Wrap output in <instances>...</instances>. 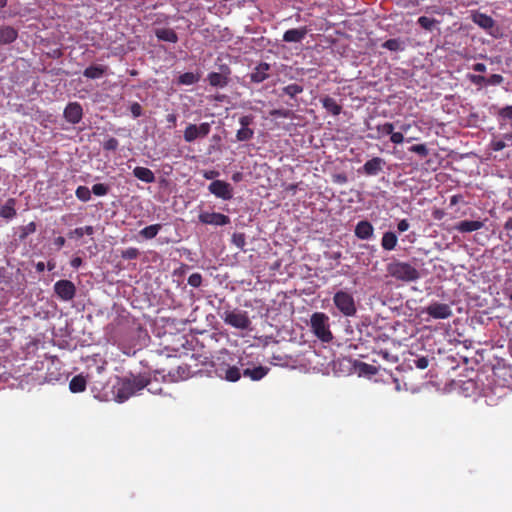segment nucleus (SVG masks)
<instances>
[{
    "label": "nucleus",
    "instance_id": "nucleus-1",
    "mask_svg": "<svg viewBox=\"0 0 512 512\" xmlns=\"http://www.w3.org/2000/svg\"><path fill=\"white\" fill-rule=\"evenodd\" d=\"M386 271L392 278L405 283L415 282L420 278V273L414 266L396 259L387 264Z\"/></svg>",
    "mask_w": 512,
    "mask_h": 512
},
{
    "label": "nucleus",
    "instance_id": "nucleus-2",
    "mask_svg": "<svg viewBox=\"0 0 512 512\" xmlns=\"http://www.w3.org/2000/svg\"><path fill=\"white\" fill-rule=\"evenodd\" d=\"M312 333L322 342L329 343L333 340L330 330V318L324 312H315L310 318Z\"/></svg>",
    "mask_w": 512,
    "mask_h": 512
},
{
    "label": "nucleus",
    "instance_id": "nucleus-3",
    "mask_svg": "<svg viewBox=\"0 0 512 512\" xmlns=\"http://www.w3.org/2000/svg\"><path fill=\"white\" fill-rule=\"evenodd\" d=\"M333 303L339 312L346 317H353L357 313L354 297L348 291H337L333 296Z\"/></svg>",
    "mask_w": 512,
    "mask_h": 512
},
{
    "label": "nucleus",
    "instance_id": "nucleus-4",
    "mask_svg": "<svg viewBox=\"0 0 512 512\" xmlns=\"http://www.w3.org/2000/svg\"><path fill=\"white\" fill-rule=\"evenodd\" d=\"M149 381L143 377H134L132 379H124L120 387L117 391V398L122 402L130 398L136 392L142 390L147 385H149Z\"/></svg>",
    "mask_w": 512,
    "mask_h": 512
},
{
    "label": "nucleus",
    "instance_id": "nucleus-5",
    "mask_svg": "<svg viewBox=\"0 0 512 512\" xmlns=\"http://www.w3.org/2000/svg\"><path fill=\"white\" fill-rule=\"evenodd\" d=\"M221 317L225 324L237 329L247 330L251 325L246 311L227 310Z\"/></svg>",
    "mask_w": 512,
    "mask_h": 512
},
{
    "label": "nucleus",
    "instance_id": "nucleus-6",
    "mask_svg": "<svg viewBox=\"0 0 512 512\" xmlns=\"http://www.w3.org/2000/svg\"><path fill=\"white\" fill-rule=\"evenodd\" d=\"M211 131V124L208 122L196 124H188L184 130L183 138L187 143H192L197 139L205 138Z\"/></svg>",
    "mask_w": 512,
    "mask_h": 512
},
{
    "label": "nucleus",
    "instance_id": "nucleus-7",
    "mask_svg": "<svg viewBox=\"0 0 512 512\" xmlns=\"http://www.w3.org/2000/svg\"><path fill=\"white\" fill-rule=\"evenodd\" d=\"M53 288L54 293L57 295V297L65 302L73 300L76 295V286L70 280H58L57 282H55Z\"/></svg>",
    "mask_w": 512,
    "mask_h": 512
},
{
    "label": "nucleus",
    "instance_id": "nucleus-8",
    "mask_svg": "<svg viewBox=\"0 0 512 512\" xmlns=\"http://www.w3.org/2000/svg\"><path fill=\"white\" fill-rule=\"evenodd\" d=\"M211 194L223 200H230L233 197V188L230 183L223 180H214L208 186Z\"/></svg>",
    "mask_w": 512,
    "mask_h": 512
},
{
    "label": "nucleus",
    "instance_id": "nucleus-9",
    "mask_svg": "<svg viewBox=\"0 0 512 512\" xmlns=\"http://www.w3.org/2000/svg\"><path fill=\"white\" fill-rule=\"evenodd\" d=\"M424 313L434 319H447L453 314L451 307L446 303L432 302L424 309Z\"/></svg>",
    "mask_w": 512,
    "mask_h": 512
},
{
    "label": "nucleus",
    "instance_id": "nucleus-10",
    "mask_svg": "<svg viewBox=\"0 0 512 512\" xmlns=\"http://www.w3.org/2000/svg\"><path fill=\"white\" fill-rule=\"evenodd\" d=\"M198 219L202 224L206 225L225 226L230 224V218L218 212H201Z\"/></svg>",
    "mask_w": 512,
    "mask_h": 512
},
{
    "label": "nucleus",
    "instance_id": "nucleus-11",
    "mask_svg": "<svg viewBox=\"0 0 512 512\" xmlns=\"http://www.w3.org/2000/svg\"><path fill=\"white\" fill-rule=\"evenodd\" d=\"M254 117L252 115H244L240 117L239 123L241 125V128L236 133V139L238 141H249L254 136V130L251 129L249 126L253 124Z\"/></svg>",
    "mask_w": 512,
    "mask_h": 512
},
{
    "label": "nucleus",
    "instance_id": "nucleus-12",
    "mask_svg": "<svg viewBox=\"0 0 512 512\" xmlns=\"http://www.w3.org/2000/svg\"><path fill=\"white\" fill-rule=\"evenodd\" d=\"M63 116L70 124H78L83 117L82 106L78 102H70L64 109Z\"/></svg>",
    "mask_w": 512,
    "mask_h": 512
},
{
    "label": "nucleus",
    "instance_id": "nucleus-13",
    "mask_svg": "<svg viewBox=\"0 0 512 512\" xmlns=\"http://www.w3.org/2000/svg\"><path fill=\"white\" fill-rule=\"evenodd\" d=\"M385 164L386 161L383 158L373 157L372 159L365 162V164L360 169V172L366 176H376L383 170Z\"/></svg>",
    "mask_w": 512,
    "mask_h": 512
},
{
    "label": "nucleus",
    "instance_id": "nucleus-14",
    "mask_svg": "<svg viewBox=\"0 0 512 512\" xmlns=\"http://www.w3.org/2000/svg\"><path fill=\"white\" fill-rule=\"evenodd\" d=\"M269 70H270V64H268L266 62L259 63L251 72L250 81L252 83H257V84L262 83L263 81L267 80L270 77V75L268 73Z\"/></svg>",
    "mask_w": 512,
    "mask_h": 512
},
{
    "label": "nucleus",
    "instance_id": "nucleus-15",
    "mask_svg": "<svg viewBox=\"0 0 512 512\" xmlns=\"http://www.w3.org/2000/svg\"><path fill=\"white\" fill-rule=\"evenodd\" d=\"M354 233L357 238L361 240H368L372 238L374 234V227L369 221L362 220L356 224Z\"/></svg>",
    "mask_w": 512,
    "mask_h": 512
},
{
    "label": "nucleus",
    "instance_id": "nucleus-16",
    "mask_svg": "<svg viewBox=\"0 0 512 512\" xmlns=\"http://www.w3.org/2000/svg\"><path fill=\"white\" fill-rule=\"evenodd\" d=\"M307 33L308 30L306 27L289 29L283 34V41L288 43H298L306 37Z\"/></svg>",
    "mask_w": 512,
    "mask_h": 512
},
{
    "label": "nucleus",
    "instance_id": "nucleus-17",
    "mask_svg": "<svg viewBox=\"0 0 512 512\" xmlns=\"http://www.w3.org/2000/svg\"><path fill=\"white\" fill-rule=\"evenodd\" d=\"M484 227L483 221L478 220H463L457 223L454 227L455 230L461 233H470L473 231L480 230Z\"/></svg>",
    "mask_w": 512,
    "mask_h": 512
},
{
    "label": "nucleus",
    "instance_id": "nucleus-18",
    "mask_svg": "<svg viewBox=\"0 0 512 512\" xmlns=\"http://www.w3.org/2000/svg\"><path fill=\"white\" fill-rule=\"evenodd\" d=\"M472 20L475 24H477L479 27H481L485 30H490L495 26V20L491 16H489L485 13H481V12L474 13L472 15Z\"/></svg>",
    "mask_w": 512,
    "mask_h": 512
},
{
    "label": "nucleus",
    "instance_id": "nucleus-19",
    "mask_svg": "<svg viewBox=\"0 0 512 512\" xmlns=\"http://www.w3.org/2000/svg\"><path fill=\"white\" fill-rule=\"evenodd\" d=\"M18 32L11 26L0 27V45L10 44L16 40Z\"/></svg>",
    "mask_w": 512,
    "mask_h": 512
},
{
    "label": "nucleus",
    "instance_id": "nucleus-20",
    "mask_svg": "<svg viewBox=\"0 0 512 512\" xmlns=\"http://www.w3.org/2000/svg\"><path fill=\"white\" fill-rule=\"evenodd\" d=\"M155 36L158 40L164 42L176 43L178 41L177 33L171 28H157Z\"/></svg>",
    "mask_w": 512,
    "mask_h": 512
},
{
    "label": "nucleus",
    "instance_id": "nucleus-21",
    "mask_svg": "<svg viewBox=\"0 0 512 512\" xmlns=\"http://www.w3.org/2000/svg\"><path fill=\"white\" fill-rule=\"evenodd\" d=\"M15 205L16 200L14 198H9L6 203L0 207V217L6 220L13 219L17 215Z\"/></svg>",
    "mask_w": 512,
    "mask_h": 512
},
{
    "label": "nucleus",
    "instance_id": "nucleus-22",
    "mask_svg": "<svg viewBox=\"0 0 512 512\" xmlns=\"http://www.w3.org/2000/svg\"><path fill=\"white\" fill-rule=\"evenodd\" d=\"M398 243L397 235L392 231H387L383 233L381 239V247L385 251H392L396 248Z\"/></svg>",
    "mask_w": 512,
    "mask_h": 512
},
{
    "label": "nucleus",
    "instance_id": "nucleus-23",
    "mask_svg": "<svg viewBox=\"0 0 512 512\" xmlns=\"http://www.w3.org/2000/svg\"><path fill=\"white\" fill-rule=\"evenodd\" d=\"M133 175L145 182V183H153L155 181V175L149 168L137 166L133 169Z\"/></svg>",
    "mask_w": 512,
    "mask_h": 512
},
{
    "label": "nucleus",
    "instance_id": "nucleus-24",
    "mask_svg": "<svg viewBox=\"0 0 512 512\" xmlns=\"http://www.w3.org/2000/svg\"><path fill=\"white\" fill-rule=\"evenodd\" d=\"M321 103L322 106L326 109V111L334 116H338L342 111V106L339 105L337 101L330 96L323 97L321 99Z\"/></svg>",
    "mask_w": 512,
    "mask_h": 512
},
{
    "label": "nucleus",
    "instance_id": "nucleus-25",
    "mask_svg": "<svg viewBox=\"0 0 512 512\" xmlns=\"http://www.w3.org/2000/svg\"><path fill=\"white\" fill-rule=\"evenodd\" d=\"M106 70V66L91 65L83 71V75L89 79H99L106 73Z\"/></svg>",
    "mask_w": 512,
    "mask_h": 512
},
{
    "label": "nucleus",
    "instance_id": "nucleus-26",
    "mask_svg": "<svg viewBox=\"0 0 512 512\" xmlns=\"http://www.w3.org/2000/svg\"><path fill=\"white\" fill-rule=\"evenodd\" d=\"M268 373V368L263 366H258L253 369L247 368L243 371V375L245 377H249L254 381H258L262 379Z\"/></svg>",
    "mask_w": 512,
    "mask_h": 512
},
{
    "label": "nucleus",
    "instance_id": "nucleus-27",
    "mask_svg": "<svg viewBox=\"0 0 512 512\" xmlns=\"http://www.w3.org/2000/svg\"><path fill=\"white\" fill-rule=\"evenodd\" d=\"M69 389L73 393H80L85 391L86 379L82 375L74 376L69 383Z\"/></svg>",
    "mask_w": 512,
    "mask_h": 512
},
{
    "label": "nucleus",
    "instance_id": "nucleus-28",
    "mask_svg": "<svg viewBox=\"0 0 512 512\" xmlns=\"http://www.w3.org/2000/svg\"><path fill=\"white\" fill-rule=\"evenodd\" d=\"M209 84L213 87H225L228 84V79L221 73L211 72L208 74Z\"/></svg>",
    "mask_w": 512,
    "mask_h": 512
},
{
    "label": "nucleus",
    "instance_id": "nucleus-29",
    "mask_svg": "<svg viewBox=\"0 0 512 512\" xmlns=\"http://www.w3.org/2000/svg\"><path fill=\"white\" fill-rule=\"evenodd\" d=\"M200 80L199 73L185 72L178 77V84L180 85H193Z\"/></svg>",
    "mask_w": 512,
    "mask_h": 512
},
{
    "label": "nucleus",
    "instance_id": "nucleus-30",
    "mask_svg": "<svg viewBox=\"0 0 512 512\" xmlns=\"http://www.w3.org/2000/svg\"><path fill=\"white\" fill-rule=\"evenodd\" d=\"M161 228V224L149 225L140 230L139 234L145 239H153L157 236Z\"/></svg>",
    "mask_w": 512,
    "mask_h": 512
},
{
    "label": "nucleus",
    "instance_id": "nucleus-31",
    "mask_svg": "<svg viewBox=\"0 0 512 512\" xmlns=\"http://www.w3.org/2000/svg\"><path fill=\"white\" fill-rule=\"evenodd\" d=\"M382 47L388 49L390 51H400L404 50L403 42L398 38H391L386 40Z\"/></svg>",
    "mask_w": 512,
    "mask_h": 512
},
{
    "label": "nucleus",
    "instance_id": "nucleus-32",
    "mask_svg": "<svg viewBox=\"0 0 512 512\" xmlns=\"http://www.w3.org/2000/svg\"><path fill=\"white\" fill-rule=\"evenodd\" d=\"M37 230V225L35 222H30L25 226H21L19 228V239L21 241L25 240L30 234L35 233Z\"/></svg>",
    "mask_w": 512,
    "mask_h": 512
},
{
    "label": "nucleus",
    "instance_id": "nucleus-33",
    "mask_svg": "<svg viewBox=\"0 0 512 512\" xmlns=\"http://www.w3.org/2000/svg\"><path fill=\"white\" fill-rule=\"evenodd\" d=\"M225 379L230 382H236L241 377L240 369L236 366H229L225 370Z\"/></svg>",
    "mask_w": 512,
    "mask_h": 512
},
{
    "label": "nucleus",
    "instance_id": "nucleus-34",
    "mask_svg": "<svg viewBox=\"0 0 512 512\" xmlns=\"http://www.w3.org/2000/svg\"><path fill=\"white\" fill-rule=\"evenodd\" d=\"M303 86L293 83L282 88V93L290 96L291 98L303 92Z\"/></svg>",
    "mask_w": 512,
    "mask_h": 512
},
{
    "label": "nucleus",
    "instance_id": "nucleus-35",
    "mask_svg": "<svg viewBox=\"0 0 512 512\" xmlns=\"http://www.w3.org/2000/svg\"><path fill=\"white\" fill-rule=\"evenodd\" d=\"M75 195L82 202H88L91 199V190L86 186H78Z\"/></svg>",
    "mask_w": 512,
    "mask_h": 512
},
{
    "label": "nucleus",
    "instance_id": "nucleus-36",
    "mask_svg": "<svg viewBox=\"0 0 512 512\" xmlns=\"http://www.w3.org/2000/svg\"><path fill=\"white\" fill-rule=\"evenodd\" d=\"M417 23L425 30L431 31L434 26L438 23V21L434 18H429L426 16H421L418 18Z\"/></svg>",
    "mask_w": 512,
    "mask_h": 512
},
{
    "label": "nucleus",
    "instance_id": "nucleus-37",
    "mask_svg": "<svg viewBox=\"0 0 512 512\" xmlns=\"http://www.w3.org/2000/svg\"><path fill=\"white\" fill-rule=\"evenodd\" d=\"M140 255V251L135 247H129L121 252V257L126 260L137 259Z\"/></svg>",
    "mask_w": 512,
    "mask_h": 512
},
{
    "label": "nucleus",
    "instance_id": "nucleus-38",
    "mask_svg": "<svg viewBox=\"0 0 512 512\" xmlns=\"http://www.w3.org/2000/svg\"><path fill=\"white\" fill-rule=\"evenodd\" d=\"M109 192V186L104 183H97L92 186L91 193L96 196H105Z\"/></svg>",
    "mask_w": 512,
    "mask_h": 512
},
{
    "label": "nucleus",
    "instance_id": "nucleus-39",
    "mask_svg": "<svg viewBox=\"0 0 512 512\" xmlns=\"http://www.w3.org/2000/svg\"><path fill=\"white\" fill-rule=\"evenodd\" d=\"M409 151L418 154L422 158L427 157L429 154V150L425 144L412 145Z\"/></svg>",
    "mask_w": 512,
    "mask_h": 512
},
{
    "label": "nucleus",
    "instance_id": "nucleus-40",
    "mask_svg": "<svg viewBox=\"0 0 512 512\" xmlns=\"http://www.w3.org/2000/svg\"><path fill=\"white\" fill-rule=\"evenodd\" d=\"M378 133L382 136L390 135L392 131L394 130V124L390 122H386L382 125H378L376 127Z\"/></svg>",
    "mask_w": 512,
    "mask_h": 512
},
{
    "label": "nucleus",
    "instance_id": "nucleus-41",
    "mask_svg": "<svg viewBox=\"0 0 512 512\" xmlns=\"http://www.w3.org/2000/svg\"><path fill=\"white\" fill-rule=\"evenodd\" d=\"M188 284L194 288H198L202 284V275L200 273H193L188 277Z\"/></svg>",
    "mask_w": 512,
    "mask_h": 512
},
{
    "label": "nucleus",
    "instance_id": "nucleus-42",
    "mask_svg": "<svg viewBox=\"0 0 512 512\" xmlns=\"http://www.w3.org/2000/svg\"><path fill=\"white\" fill-rule=\"evenodd\" d=\"M232 242L238 248H243L246 244L245 235L243 233H234L232 235Z\"/></svg>",
    "mask_w": 512,
    "mask_h": 512
},
{
    "label": "nucleus",
    "instance_id": "nucleus-43",
    "mask_svg": "<svg viewBox=\"0 0 512 512\" xmlns=\"http://www.w3.org/2000/svg\"><path fill=\"white\" fill-rule=\"evenodd\" d=\"M118 146H119V141L114 137H110L103 143V148H104V150H107V151H115L118 148Z\"/></svg>",
    "mask_w": 512,
    "mask_h": 512
},
{
    "label": "nucleus",
    "instance_id": "nucleus-44",
    "mask_svg": "<svg viewBox=\"0 0 512 512\" xmlns=\"http://www.w3.org/2000/svg\"><path fill=\"white\" fill-rule=\"evenodd\" d=\"M504 81V78L500 74H492L489 77H486V85H500Z\"/></svg>",
    "mask_w": 512,
    "mask_h": 512
},
{
    "label": "nucleus",
    "instance_id": "nucleus-45",
    "mask_svg": "<svg viewBox=\"0 0 512 512\" xmlns=\"http://www.w3.org/2000/svg\"><path fill=\"white\" fill-rule=\"evenodd\" d=\"M468 79L474 84V85H483L486 84V77L482 75H476V74H469Z\"/></svg>",
    "mask_w": 512,
    "mask_h": 512
},
{
    "label": "nucleus",
    "instance_id": "nucleus-46",
    "mask_svg": "<svg viewBox=\"0 0 512 512\" xmlns=\"http://www.w3.org/2000/svg\"><path fill=\"white\" fill-rule=\"evenodd\" d=\"M130 112L134 118H138L142 115V106L138 102H134L130 106Z\"/></svg>",
    "mask_w": 512,
    "mask_h": 512
},
{
    "label": "nucleus",
    "instance_id": "nucleus-47",
    "mask_svg": "<svg viewBox=\"0 0 512 512\" xmlns=\"http://www.w3.org/2000/svg\"><path fill=\"white\" fill-rule=\"evenodd\" d=\"M390 141L393 144H401V143H403V141H404L403 133L402 132H394V130H393L392 133L390 134Z\"/></svg>",
    "mask_w": 512,
    "mask_h": 512
},
{
    "label": "nucleus",
    "instance_id": "nucleus-48",
    "mask_svg": "<svg viewBox=\"0 0 512 512\" xmlns=\"http://www.w3.org/2000/svg\"><path fill=\"white\" fill-rule=\"evenodd\" d=\"M499 116L512 120V105H508L500 109Z\"/></svg>",
    "mask_w": 512,
    "mask_h": 512
},
{
    "label": "nucleus",
    "instance_id": "nucleus-49",
    "mask_svg": "<svg viewBox=\"0 0 512 512\" xmlns=\"http://www.w3.org/2000/svg\"><path fill=\"white\" fill-rule=\"evenodd\" d=\"M414 364L418 369H426L429 365V360L426 357H419L414 360Z\"/></svg>",
    "mask_w": 512,
    "mask_h": 512
},
{
    "label": "nucleus",
    "instance_id": "nucleus-50",
    "mask_svg": "<svg viewBox=\"0 0 512 512\" xmlns=\"http://www.w3.org/2000/svg\"><path fill=\"white\" fill-rule=\"evenodd\" d=\"M490 147L494 151H501L506 147V143L503 140L492 141Z\"/></svg>",
    "mask_w": 512,
    "mask_h": 512
},
{
    "label": "nucleus",
    "instance_id": "nucleus-51",
    "mask_svg": "<svg viewBox=\"0 0 512 512\" xmlns=\"http://www.w3.org/2000/svg\"><path fill=\"white\" fill-rule=\"evenodd\" d=\"M202 175L205 179L212 180L219 176V172L217 170H204Z\"/></svg>",
    "mask_w": 512,
    "mask_h": 512
},
{
    "label": "nucleus",
    "instance_id": "nucleus-52",
    "mask_svg": "<svg viewBox=\"0 0 512 512\" xmlns=\"http://www.w3.org/2000/svg\"><path fill=\"white\" fill-rule=\"evenodd\" d=\"M410 224L407 219H402L397 224V229L400 233L405 232L409 229Z\"/></svg>",
    "mask_w": 512,
    "mask_h": 512
},
{
    "label": "nucleus",
    "instance_id": "nucleus-53",
    "mask_svg": "<svg viewBox=\"0 0 512 512\" xmlns=\"http://www.w3.org/2000/svg\"><path fill=\"white\" fill-rule=\"evenodd\" d=\"M83 230H82V227H79V228H75L74 230H71L69 233H68V237L69 238H81L83 237Z\"/></svg>",
    "mask_w": 512,
    "mask_h": 512
},
{
    "label": "nucleus",
    "instance_id": "nucleus-54",
    "mask_svg": "<svg viewBox=\"0 0 512 512\" xmlns=\"http://www.w3.org/2000/svg\"><path fill=\"white\" fill-rule=\"evenodd\" d=\"M271 115L272 116H276V117H288L289 116V111L288 110H281V109H276V110H273L271 111Z\"/></svg>",
    "mask_w": 512,
    "mask_h": 512
},
{
    "label": "nucleus",
    "instance_id": "nucleus-55",
    "mask_svg": "<svg viewBox=\"0 0 512 512\" xmlns=\"http://www.w3.org/2000/svg\"><path fill=\"white\" fill-rule=\"evenodd\" d=\"M166 121L170 124V127H175L177 122V116L174 113H170L166 116Z\"/></svg>",
    "mask_w": 512,
    "mask_h": 512
},
{
    "label": "nucleus",
    "instance_id": "nucleus-56",
    "mask_svg": "<svg viewBox=\"0 0 512 512\" xmlns=\"http://www.w3.org/2000/svg\"><path fill=\"white\" fill-rule=\"evenodd\" d=\"M347 180V176L343 173L334 175V182L336 183L345 184Z\"/></svg>",
    "mask_w": 512,
    "mask_h": 512
},
{
    "label": "nucleus",
    "instance_id": "nucleus-57",
    "mask_svg": "<svg viewBox=\"0 0 512 512\" xmlns=\"http://www.w3.org/2000/svg\"><path fill=\"white\" fill-rule=\"evenodd\" d=\"M66 243V240L63 236H58L54 239V244L57 246V248H62Z\"/></svg>",
    "mask_w": 512,
    "mask_h": 512
},
{
    "label": "nucleus",
    "instance_id": "nucleus-58",
    "mask_svg": "<svg viewBox=\"0 0 512 512\" xmlns=\"http://www.w3.org/2000/svg\"><path fill=\"white\" fill-rule=\"evenodd\" d=\"M83 261L80 257H75L71 260L70 264L73 268L77 269L82 265Z\"/></svg>",
    "mask_w": 512,
    "mask_h": 512
},
{
    "label": "nucleus",
    "instance_id": "nucleus-59",
    "mask_svg": "<svg viewBox=\"0 0 512 512\" xmlns=\"http://www.w3.org/2000/svg\"><path fill=\"white\" fill-rule=\"evenodd\" d=\"M472 68L476 72H485L486 71V65L484 63H475Z\"/></svg>",
    "mask_w": 512,
    "mask_h": 512
},
{
    "label": "nucleus",
    "instance_id": "nucleus-60",
    "mask_svg": "<svg viewBox=\"0 0 512 512\" xmlns=\"http://www.w3.org/2000/svg\"><path fill=\"white\" fill-rule=\"evenodd\" d=\"M83 235L91 236L94 234V227L91 225H87L85 227H82Z\"/></svg>",
    "mask_w": 512,
    "mask_h": 512
},
{
    "label": "nucleus",
    "instance_id": "nucleus-61",
    "mask_svg": "<svg viewBox=\"0 0 512 512\" xmlns=\"http://www.w3.org/2000/svg\"><path fill=\"white\" fill-rule=\"evenodd\" d=\"M35 268H36V271L41 273L45 270L46 268V265L44 262H38L36 265H35Z\"/></svg>",
    "mask_w": 512,
    "mask_h": 512
},
{
    "label": "nucleus",
    "instance_id": "nucleus-62",
    "mask_svg": "<svg viewBox=\"0 0 512 512\" xmlns=\"http://www.w3.org/2000/svg\"><path fill=\"white\" fill-rule=\"evenodd\" d=\"M504 229L509 231L512 230V217L508 218L504 224Z\"/></svg>",
    "mask_w": 512,
    "mask_h": 512
},
{
    "label": "nucleus",
    "instance_id": "nucleus-63",
    "mask_svg": "<svg viewBox=\"0 0 512 512\" xmlns=\"http://www.w3.org/2000/svg\"><path fill=\"white\" fill-rule=\"evenodd\" d=\"M412 124L411 123H404L400 126V130L401 132H408V130L411 128Z\"/></svg>",
    "mask_w": 512,
    "mask_h": 512
},
{
    "label": "nucleus",
    "instance_id": "nucleus-64",
    "mask_svg": "<svg viewBox=\"0 0 512 512\" xmlns=\"http://www.w3.org/2000/svg\"><path fill=\"white\" fill-rule=\"evenodd\" d=\"M46 267L49 271H52L55 268V263L53 261H48Z\"/></svg>",
    "mask_w": 512,
    "mask_h": 512
}]
</instances>
